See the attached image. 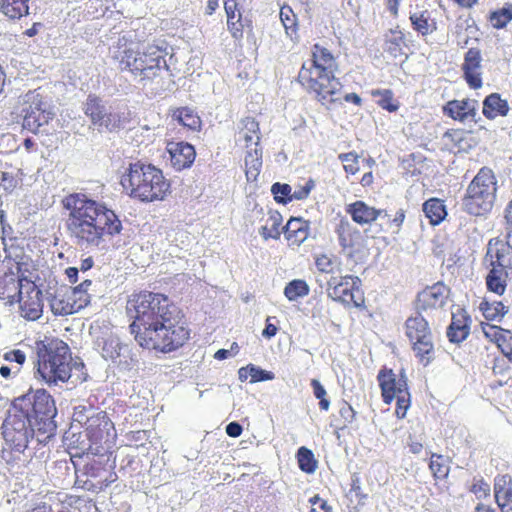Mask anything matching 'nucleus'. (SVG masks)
Returning a JSON list of instances; mask_svg holds the SVG:
<instances>
[{"label":"nucleus","mask_w":512,"mask_h":512,"mask_svg":"<svg viewBox=\"0 0 512 512\" xmlns=\"http://www.w3.org/2000/svg\"><path fill=\"white\" fill-rule=\"evenodd\" d=\"M126 309L134 318L131 333L143 349L167 354L183 347L191 338L184 312L162 293H133Z\"/></svg>","instance_id":"obj_1"},{"label":"nucleus","mask_w":512,"mask_h":512,"mask_svg":"<svg viewBox=\"0 0 512 512\" xmlns=\"http://www.w3.org/2000/svg\"><path fill=\"white\" fill-rule=\"evenodd\" d=\"M61 204L67 212L66 231L79 246L103 247L123 230L122 221L113 209L85 193H70Z\"/></svg>","instance_id":"obj_2"},{"label":"nucleus","mask_w":512,"mask_h":512,"mask_svg":"<svg viewBox=\"0 0 512 512\" xmlns=\"http://www.w3.org/2000/svg\"><path fill=\"white\" fill-rule=\"evenodd\" d=\"M338 70L336 57L326 47L315 43L311 58L304 62L298 72L300 86L312 94L324 106L340 102L342 84L335 76Z\"/></svg>","instance_id":"obj_3"},{"label":"nucleus","mask_w":512,"mask_h":512,"mask_svg":"<svg viewBox=\"0 0 512 512\" xmlns=\"http://www.w3.org/2000/svg\"><path fill=\"white\" fill-rule=\"evenodd\" d=\"M165 57L166 52L159 45L124 38L118 41L112 56L121 71L144 83H152L168 71Z\"/></svg>","instance_id":"obj_4"},{"label":"nucleus","mask_w":512,"mask_h":512,"mask_svg":"<svg viewBox=\"0 0 512 512\" xmlns=\"http://www.w3.org/2000/svg\"><path fill=\"white\" fill-rule=\"evenodd\" d=\"M35 378L48 386L66 383L73 369L83 370L84 364L73 361L69 345L61 338L45 336L35 342Z\"/></svg>","instance_id":"obj_5"},{"label":"nucleus","mask_w":512,"mask_h":512,"mask_svg":"<svg viewBox=\"0 0 512 512\" xmlns=\"http://www.w3.org/2000/svg\"><path fill=\"white\" fill-rule=\"evenodd\" d=\"M125 193L142 203L164 201L171 193V181L163 171L151 163L140 160L130 163L120 177Z\"/></svg>","instance_id":"obj_6"},{"label":"nucleus","mask_w":512,"mask_h":512,"mask_svg":"<svg viewBox=\"0 0 512 512\" xmlns=\"http://www.w3.org/2000/svg\"><path fill=\"white\" fill-rule=\"evenodd\" d=\"M11 406L36 425V440L46 444L56 431L54 417L57 415L55 399L44 388L29 389L16 397Z\"/></svg>","instance_id":"obj_7"},{"label":"nucleus","mask_w":512,"mask_h":512,"mask_svg":"<svg viewBox=\"0 0 512 512\" xmlns=\"http://www.w3.org/2000/svg\"><path fill=\"white\" fill-rule=\"evenodd\" d=\"M483 264L487 270L485 285L487 291L497 296L505 294L512 270V245L500 238L490 239Z\"/></svg>","instance_id":"obj_8"},{"label":"nucleus","mask_w":512,"mask_h":512,"mask_svg":"<svg viewBox=\"0 0 512 512\" xmlns=\"http://www.w3.org/2000/svg\"><path fill=\"white\" fill-rule=\"evenodd\" d=\"M497 179L488 167H482L466 189L462 199L465 212L473 216L489 213L496 200Z\"/></svg>","instance_id":"obj_9"},{"label":"nucleus","mask_w":512,"mask_h":512,"mask_svg":"<svg viewBox=\"0 0 512 512\" xmlns=\"http://www.w3.org/2000/svg\"><path fill=\"white\" fill-rule=\"evenodd\" d=\"M72 420L84 428L88 440L96 445V449L101 447L109 450L114 446L117 433L105 411L96 412L90 407L79 405L74 408Z\"/></svg>","instance_id":"obj_10"},{"label":"nucleus","mask_w":512,"mask_h":512,"mask_svg":"<svg viewBox=\"0 0 512 512\" xmlns=\"http://www.w3.org/2000/svg\"><path fill=\"white\" fill-rule=\"evenodd\" d=\"M353 222L360 226L371 225L378 219L384 220L378 224V233L398 234L406 218V212L399 209L393 218H390L385 209H377L363 200H356L345 207Z\"/></svg>","instance_id":"obj_11"},{"label":"nucleus","mask_w":512,"mask_h":512,"mask_svg":"<svg viewBox=\"0 0 512 512\" xmlns=\"http://www.w3.org/2000/svg\"><path fill=\"white\" fill-rule=\"evenodd\" d=\"M14 113L22 117L23 129L32 133H37L41 126L53 118L49 104L38 90L28 91L21 96Z\"/></svg>","instance_id":"obj_12"},{"label":"nucleus","mask_w":512,"mask_h":512,"mask_svg":"<svg viewBox=\"0 0 512 512\" xmlns=\"http://www.w3.org/2000/svg\"><path fill=\"white\" fill-rule=\"evenodd\" d=\"M326 294L332 301L345 309L366 308L362 281L358 276L347 274L332 276L326 283Z\"/></svg>","instance_id":"obj_13"},{"label":"nucleus","mask_w":512,"mask_h":512,"mask_svg":"<svg viewBox=\"0 0 512 512\" xmlns=\"http://www.w3.org/2000/svg\"><path fill=\"white\" fill-rule=\"evenodd\" d=\"M31 421L10 405L1 427L3 439L9 449L23 453L30 440L36 438V425Z\"/></svg>","instance_id":"obj_14"},{"label":"nucleus","mask_w":512,"mask_h":512,"mask_svg":"<svg viewBox=\"0 0 512 512\" xmlns=\"http://www.w3.org/2000/svg\"><path fill=\"white\" fill-rule=\"evenodd\" d=\"M92 281L83 280L63 294L56 295L51 303L52 310L58 315H71L88 306L91 302L89 293Z\"/></svg>","instance_id":"obj_15"},{"label":"nucleus","mask_w":512,"mask_h":512,"mask_svg":"<svg viewBox=\"0 0 512 512\" xmlns=\"http://www.w3.org/2000/svg\"><path fill=\"white\" fill-rule=\"evenodd\" d=\"M25 279L22 263L12 257H5L0 266V299L9 298L21 291Z\"/></svg>","instance_id":"obj_16"},{"label":"nucleus","mask_w":512,"mask_h":512,"mask_svg":"<svg viewBox=\"0 0 512 512\" xmlns=\"http://www.w3.org/2000/svg\"><path fill=\"white\" fill-rule=\"evenodd\" d=\"M448 288L442 282L428 286L418 293L415 300V309L418 313H430L441 309L448 298Z\"/></svg>","instance_id":"obj_17"},{"label":"nucleus","mask_w":512,"mask_h":512,"mask_svg":"<svg viewBox=\"0 0 512 512\" xmlns=\"http://www.w3.org/2000/svg\"><path fill=\"white\" fill-rule=\"evenodd\" d=\"M20 315L28 321L38 320L43 313V295L42 291L31 283L25 293L18 292Z\"/></svg>","instance_id":"obj_18"},{"label":"nucleus","mask_w":512,"mask_h":512,"mask_svg":"<svg viewBox=\"0 0 512 512\" xmlns=\"http://www.w3.org/2000/svg\"><path fill=\"white\" fill-rule=\"evenodd\" d=\"M482 61L481 50L477 47L469 48L464 54L461 70L464 80L472 89H479L483 85Z\"/></svg>","instance_id":"obj_19"},{"label":"nucleus","mask_w":512,"mask_h":512,"mask_svg":"<svg viewBox=\"0 0 512 512\" xmlns=\"http://www.w3.org/2000/svg\"><path fill=\"white\" fill-rule=\"evenodd\" d=\"M240 1L224 0V10L227 18V30L236 41L244 37L245 28L252 29V21L244 18Z\"/></svg>","instance_id":"obj_20"},{"label":"nucleus","mask_w":512,"mask_h":512,"mask_svg":"<svg viewBox=\"0 0 512 512\" xmlns=\"http://www.w3.org/2000/svg\"><path fill=\"white\" fill-rule=\"evenodd\" d=\"M381 396L385 404H391L401 390L408 389L407 379L404 375L397 378L392 369L382 368L377 376Z\"/></svg>","instance_id":"obj_21"},{"label":"nucleus","mask_w":512,"mask_h":512,"mask_svg":"<svg viewBox=\"0 0 512 512\" xmlns=\"http://www.w3.org/2000/svg\"><path fill=\"white\" fill-rule=\"evenodd\" d=\"M166 149L174 170L182 171L193 165L196 158V150L193 145L184 141H172L167 144Z\"/></svg>","instance_id":"obj_22"},{"label":"nucleus","mask_w":512,"mask_h":512,"mask_svg":"<svg viewBox=\"0 0 512 512\" xmlns=\"http://www.w3.org/2000/svg\"><path fill=\"white\" fill-rule=\"evenodd\" d=\"M471 317L461 307L452 312L451 323L447 328V337L452 343L464 341L470 333Z\"/></svg>","instance_id":"obj_23"},{"label":"nucleus","mask_w":512,"mask_h":512,"mask_svg":"<svg viewBox=\"0 0 512 512\" xmlns=\"http://www.w3.org/2000/svg\"><path fill=\"white\" fill-rule=\"evenodd\" d=\"M409 20L412 29L423 38L432 35L438 30V22L434 11L429 9H416L410 13Z\"/></svg>","instance_id":"obj_24"},{"label":"nucleus","mask_w":512,"mask_h":512,"mask_svg":"<svg viewBox=\"0 0 512 512\" xmlns=\"http://www.w3.org/2000/svg\"><path fill=\"white\" fill-rule=\"evenodd\" d=\"M444 115L459 122L472 119L477 113V101L469 98L462 100H450L443 106Z\"/></svg>","instance_id":"obj_25"},{"label":"nucleus","mask_w":512,"mask_h":512,"mask_svg":"<svg viewBox=\"0 0 512 512\" xmlns=\"http://www.w3.org/2000/svg\"><path fill=\"white\" fill-rule=\"evenodd\" d=\"M494 498L501 512H512V477L509 474L494 478Z\"/></svg>","instance_id":"obj_26"},{"label":"nucleus","mask_w":512,"mask_h":512,"mask_svg":"<svg viewBox=\"0 0 512 512\" xmlns=\"http://www.w3.org/2000/svg\"><path fill=\"white\" fill-rule=\"evenodd\" d=\"M309 222L300 217H291L283 227V233L289 246H300L309 236Z\"/></svg>","instance_id":"obj_27"},{"label":"nucleus","mask_w":512,"mask_h":512,"mask_svg":"<svg viewBox=\"0 0 512 512\" xmlns=\"http://www.w3.org/2000/svg\"><path fill=\"white\" fill-rule=\"evenodd\" d=\"M335 232L339 245L343 250L354 252L361 241V232L347 219L342 218L336 226Z\"/></svg>","instance_id":"obj_28"},{"label":"nucleus","mask_w":512,"mask_h":512,"mask_svg":"<svg viewBox=\"0 0 512 512\" xmlns=\"http://www.w3.org/2000/svg\"><path fill=\"white\" fill-rule=\"evenodd\" d=\"M404 329L409 343H413L414 341L433 335L428 321L420 313L415 316L408 317L405 321Z\"/></svg>","instance_id":"obj_29"},{"label":"nucleus","mask_w":512,"mask_h":512,"mask_svg":"<svg viewBox=\"0 0 512 512\" xmlns=\"http://www.w3.org/2000/svg\"><path fill=\"white\" fill-rule=\"evenodd\" d=\"M83 473L88 478L97 480L96 484H89V479L84 482V487L88 490H91L94 487L102 489L103 487H107L110 483L107 477L104 476V474L107 473L106 465L94 457L84 464Z\"/></svg>","instance_id":"obj_30"},{"label":"nucleus","mask_w":512,"mask_h":512,"mask_svg":"<svg viewBox=\"0 0 512 512\" xmlns=\"http://www.w3.org/2000/svg\"><path fill=\"white\" fill-rule=\"evenodd\" d=\"M417 362L427 367L436 359V348L433 342V335L427 338L410 343Z\"/></svg>","instance_id":"obj_31"},{"label":"nucleus","mask_w":512,"mask_h":512,"mask_svg":"<svg viewBox=\"0 0 512 512\" xmlns=\"http://www.w3.org/2000/svg\"><path fill=\"white\" fill-rule=\"evenodd\" d=\"M172 118L183 128L191 132H199L202 128V120L198 113L189 107H179L173 110Z\"/></svg>","instance_id":"obj_32"},{"label":"nucleus","mask_w":512,"mask_h":512,"mask_svg":"<svg viewBox=\"0 0 512 512\" xmlns=\"http://www.w3.org/2000/svg\"><path fill=\"white\" fill-rule=\"evenodd\" d=\"M509 106L506 100L502 99L498 93L488 95L483 101V115L487 119H494L498 116H506Z\"/></svg>","instance_id":"obj_33"},{"label":"nucleus","mask_w":512,"mask_h":512,"mask_svg":"<svg viewBox=\"0 0 512 512\" xmlns=\"http://www.w3.org/2000/svg\"><path fill=\"white\" fill-rule=\"evenodd\" d=\"M282 222L283 217L281 213L277 210H270L268 212L266 224L263 225L259 230L262 238L264 240L279 239L281 233L283 232Z\"/></svg>","instance_id":"obj_34"},{"label":"nucleus","mask_w":512,"mask_h":512,"mask_svg":"<svg viewBox=\"0 0 512 512\" xmlns=\"http://www.w3.org/2000/svg\"><path fill=\"white\" fill-rule=\"evenodd\" d=\"M428 468L435 482L446 480L450 473V460L442 454L431 453Z\"/></svg>","instance_id":"obj_35"},{"label":"nucleus","mask_w":512,"mask_h":512,"mask_svg":"<svg viewBox=\"0 0 512 512\" xmlns=\"http://www.w3.org/2000/svg\"><path fill=\"white\" fill-rule=\"evenodd\" d=\"M423 212L431 225L440 224L447 216L444 201L439 198H430L423 203Z\"/></svg>","instance_id":"obj_36"},{"label":"nucleus","mask_w":512,"mask_h":512,"mask_svg":"<svg viewBox=\"0 0 512 512\" xmlns=\"http://www.w3.org/2000/svg\"><path fill=\"white\" fill-rule=\"evenodd\" d=\"M30 0H1L0 12L10 20H19L29 12Z\"/></svg>","instance_id":"obj_37"},{"label":"nucleus","mask_w":512,"mask_h":512,"mask_svg":"<svg viewBox=\"0 0 512 512\" xmlns=\"http://www.w3.org/2000/svg\"><path fill=\"white\" fill-rule=\"evenodd\" d=\"M479 310L487 321H501L509 308L502 301L483 299L479 304Z\"/></svg>","instance_id":"obj_38"},{"label":"nucleus","mask_w":512,"mask_h":512,"mask_svg":"<svg viewBox=\"0 0 512 512\" xmlns=\"http://www.w3.org/2000/svg\"><path fill=\"white\" fill-rule=\"evenodd\" d=\"M262 167V152L258 147L247 151L245 156V174L247 181H256Z\"/></svg>","instance_id":"obj_39"},{"label":"nucleus","mask_w":512,"mask_h":512,"mask_svg":"<svg viewBox=\"0 0 512 512\" xmlns=\"http://www.w3.org/2000/svg\"><path fill=\"white\" fill-rule=\"evenodd\" d=\"M245 143L246 147L250 148L252 145L258 147L260 142V127L259 123L253 117H246L242 120V127L239 132Z\"/></svg>","instance_id":"obj_40"},{"label":"nucleus","mask_w":512,"mask_h":512,"mask_svg":"<svg viewBox=\"0 0 512 512\" xmlns=\"http://www.w3.org/2000/svg\"><path fill=\"white\" fill-rule=\"evenodd\" d=\"M387 51L394 57L403 54V48L406 47V36L399 29H391L386 38Z\"/></svg>","instance_id":"obj_41"},{"label":"nucleus","mask_w":512,"mask_h":512,"mask_svg":"<svg viewBox=\"0 0 512 512\" xmlns=\"http://www.w3.org/2000/svg\"><path fill=\"white\" fill-rule=\"evenodd\" d=\"M372 97H378L377 105L388 112H396L399 103L394 99V93L390 89H375L371 91Z\"/></svg>","instance_id":"obj_42"},{"label":"nucleus","mask_w":512,"mask_h":512,"mask_svg":"<svg viewBox=\"0 0 512 512\" xmlns=\"http://www.w3.org/2000/svg\"><path fill=\"white\" fill-rule=\"evenodd\" d=\"M84 112L94 124L100 123L104 118V107L101 104L100 98L90 94L87 97Z\"/></svg>","instance_id":"obj_43"},{"label":"nucleus","mask_w":512,"mask_h":512,"mask_svg":"<svg viewBox=\"0 0 512 512\" xmlns=\"http://www.w3.org/2000/svg\"><path fill=\"white\" fill-rule=\"evenodd\" d=\"M280 20L284 26L286 34L291 38L297 37L298 22L297 16L288 5H284L280 9Z\"/></svg>","instance_id":"obj_44"},{"label":"nucleus","mask_w":512,"mask_h":512,"mask_svg":"<svg viewBox=\"0 0 512 512\" xmlns=\"http://www.w3.org/2000/svg\"><path fill=\"white\" fill-rule=\"evenodd\" d=\"M309 292V285L302 279L292 280L284 288V295L289 301H296L298 298L305 297Z\"/></svg>","instance_id":"obj_45"},{"label":"nucleus","mask_w":512,"mask_h":512,"mask_svg":"<svg viewBox=\"0 0 512 512\" xmlns=\"http://www.w3.org/2000/svg\"><path fill=\"white\" fill-rule=\"evenodd\" d=\"M296 457L301 471L308 474L316 471L318 462L310 449L304 446L300 447L297 451Z\"/></svg>","instance_id":"obj_46"},{"label":"nucleus","mask_w":512,"mask_h":512,"mask_svg":"<svg viewBox=\"0 0 512 512\" xmlns=\"http://www.w3.org/2000/svg\"><path fill=\"white\" fill-rule=\"evenodd\" d=\"M512 20V5L490 12L488 21L495 29H503Z\"/></svg>","instance_id":"obj_47"},{"label":"nucleus","mask_w":512,"mask_h":512,"mask_svg":"<svg viewBox=\"0 0 512 512\" xmlns=\"http://www.w3.org/2000/svg\"><path fill=\"white\" fill-rule=\"evenodd\" d=\"M339 417L333 420L332 425L337 430H344L351 424L355 419V411L353 407L346 401H344L339 408Z\"/></svg>","instance_id":"obj_48"},{"label":"nucleus","mask_w":512,"mask_h":512,"mask_svg":"<svg viewBox=\"0 0 512 512\" xmlns=\"http://www.w3.org/2000/svg\"><path fill=\"white\" fill-rule=\"evenodd\" d=\"M480 327L484 336L492 343L498 345L510 330L487 322H481Z\"/></svg>","instance_id":"obj_49"},{"label":"nucleus","mask_w":512,"mask_h":512,"mask_svg":"<svg viewBox=\"0 0 512 512\" xmlns=\"http://www.w3.org/2000/svg\"><path fill=\"white\" fill-rule=\"evenodd\" d=\"M248 373L251 377V382L272 380L274 378V375L272 372L256 368L253 365L248 366L247 368L239 369V378L241 380H246Z\"/></svg>","instance_id":"obj_50"},{"label":"nucleus","mask_w":512,"mask_h":512,"mask_svg":"<svg viewBox=\"0 0 512 512\" xmlns=\"http://www.w3.org/2000/svg\"><path fill=\"white\" fill-rule=\"evenodd\" d=\"M337 264V258L332 255L322 253L315 257V266L320 273L333 274Z\"/></svg>","instance_id":"obj_51"},{"label":"nucleus","mask_w":512,"mask_h":512,"mask_svg":"<svg viewBox=\"0 0 512 512\" xmlns=\"http://www.w3.org/2000/svg\"><path fill=\"white\" fill-rule=\"evenodd\" d=\"M271 192L274 196V200L280 204H287L291 202L292 188L286 183H274L271 187Z\"/></svg>","instance_id":"obj_52"},{"label":"nucleus","mask_w":512,"mask_h":512,"mask_svg":"<svg viewBox=\"0 0 512 512\" xmlns=\"http://www.w3.org/2000/svg\"><path fill=\"white\" fill-rule=\"evenodd\" d=\"M396 409L395 415L398 419H403L406 416L407 410L411 405V395L409 389L401 390L400 393L395 397Z\"/></svg>","instance_id":"obj_53"},{"label":"nucleus","mask_w":512,"mask_h":512,"mask_svg":"<svg viewBox=\"0 0 512 512\" xmlns=\"http://www.w3.org/2000/svg\"><path fill=\"white\" fill-rule=\"evenodd\" d=\"M343 163L345 172L349 175H355L359 171V156L356 152L342 153L338 156Z\"/></svg>","instance_id":"obj_54"},{"label":"nucleus","mask_w":512,"mask_h":512,"mask_svg":"<svg viewBox=\"0 0 512 512\" xmlns=\"http://www.w3.org/2000/svg\"><path fill=\"white\" fill-rule=\"evenodd\" d=\"M314 396L319 400V408L321 411H328L330 408V400L327 391L317 379H312L310 383Z\"/></svg>","instance_id":"obj_55"},{"label":"nucleus","mask_w":512,"mask_h":512,"mask_svg":"<svg viewBox=\"0 0 512 512\" xmlns=\"http://www.w3.org/2000/svg\"><path fill=\"white\" fill-rule=\"evenodd\" d=\"M443 139L450 150H461L460 144L464 140V131L462 129H449L444 133Z\"/></svg>","instance_id":"obj_56"},{"label":"nucleus","mask_w":512,"mask_h":512,"mask_svg":"<svg viewBox=\"0 0 512 512\" xmlns=\"http://www.w3.org/2000/svg\"><path fill=\"white\" fill-rule=\"evenodd\" d=\"M3 359L10 363L11 366H19V372L22 370V366L26 362V354L20 349H13L3 354Z\"/></svg>","instance_id":"obj_57"},{"label":"nucleus","mask_w":512,"mask_h":512,"mask_svg":"<svg viewBox=\"0 0 512 512\" xmlns=\"http://www.w3.org/2000/svg\"><path fill=\"white\" fill-rule=\"evenodd\" d=\"M490 485L483 478L475 479L470 487V492L478 499H485L490 496Z\"/></svg>","instance_id":"obj_58"},{"label":"nucleus","mask_w":512,"mask_h":512,"mask_svg":"<svg viewBox=\"0 0 512 512\" xmlns=\"http://www.w3.org/2000/svg\"><path fill=\"white\" fill-rule=\"evenodd\" d=\"M19 183V179L16 174L9 171H3L1 173L0 186L6 191H13Z\"/></svg>","instance_id":"obj_59"},{"label":"nucleus","mask_w":512,"mask_h":512,"mask_svg":"<svg viewBox=\"0 0 512 512\" xmlns=\"http://www.w3.org/2000/svg\"><path fill=\"white\" fill-rule=\"evenodd\" d=\"M506 336L498 343L497 347L501 350L503 355L512 362V332L509 331Z\"/></svg>","instance_id":"obj_60"},{"label":"nucleus","mask_w":512,"mask_h":512,"mask_svg":"<svg viewBox=\"0 0 512 512\" xmlns=\"http://www.w3.org/2000/svg\"><path fill=\"white\" fill-rule=\"evenodd\" d=\"M310 502L312 505L310 512H333L327 502L319 496H314Z\"/></svg>","instance_id":"obj_61"},{"label":"nucleus","mask_w":512,"mask_h":512,"mask_svg":"<svg viewBox=\"0 0 512 512\" xmlns=\"http://www.w3.org/2000/svg\"><path fill=\"white\" fill-rule=\"evenodd\" d=\"M492 371L494 375H506L510 371V366L503 358H496L493 363Z\"/></svg>","instance_id":"obj_62"},{"label":"nucleus","mask_w":512,"mask_h":512,"mask_svg":"<svg viewBox=\"0 0 512 512\" xmlns=\"http://www.w3.org/2000/svg\"><path fill=\"white\" fill-rule=\"evenodd\" d=\"M312 188H313V182L308 181L304 186H301L299 189L295 190L292 193L291 201L306 199L309 196Z\"/></svg>","instance_id":"obj_63"},{"label":"nucleus","mask_w":512,"mask_h":512,"mask_svg":"<svg viewBox=\"0 0 512 512\" xmlns=\"http://www.w3.org/2000/svg\"><path fill=\"white\" fill-rule=\"evenodd\" d=\"M20 374L19 366L1 365L0 375L2 378L8 380L17 377Z\"/></svg>","instance_id":"obj_64"}]
</instances>
